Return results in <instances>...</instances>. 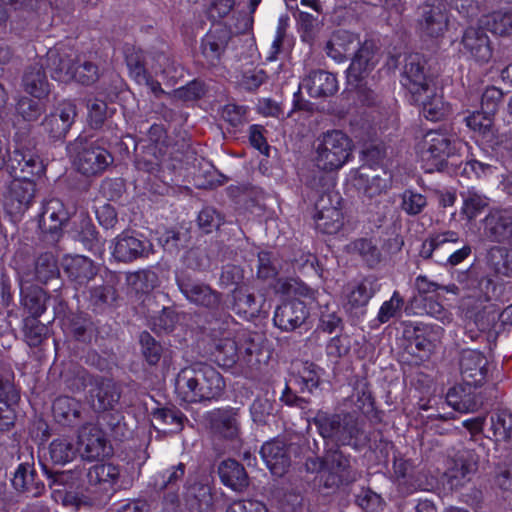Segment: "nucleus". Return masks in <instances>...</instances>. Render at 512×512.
I'll return each instance as SVG.
<instances>
[{
    "instance_id": "1",
    "label": "nucleus",
    "mask_w": 512,
    "mask_h": 512,
    "mask_svg": "<svg viewBox=\"0 0 512 512\" xmlns=\"http://www.w3.org/2000/svg\"><path fill=\"white\" fill-rule=\"evenodd\" d=\"M225 388L221 374L212 366L197 364L182 369L175 379V393L185 403L218 399Z\"/></svg>"
},
{
    "instance_id": "2",
    "label": "nucleus",
    "mask_w": 512,
    "mask_h": 512,
    "mask_svg": "<svg viewBox=\"0 0 512 512\" xmlns=\"http://www.w3.org/2000/svg\"><path fill=\"white\" fill-rule=\"evenodd\" d=\"M313 422L323 438L338 445L359 449L369 442L363 423L352 413L328 414L319 411Z\"/></svg>"
},
{
    "instance_id": "3",
    "label": "nucleus",
    "mask_w": 512,
    "mask_h": 512,
    "mask_svg": "<svg viewBox=\"0 0 512 512\" xmlns=\"http://www.w3.org/2000/svg\"><path fill=\"white\" fill-rule=\"evenodd\" d=\"M353 141L343 131L332 129L321 133L314 141L313 162L324 172H334L350 161Z\"/></svg>"
},
{
    "instance_id": "4",
    "label": "nucleus",
    "mask_w": 512,
    "mask_h": 512,
    "mask_svg": "<svg viewBox=\"0 0 512 512\" xmlns=\"http://www.w3.org/2000/svg\"><path fill=\"white\" fill-rule=\"evenodd\" d=\"M69 150L75 168L85 176L99 175L113 162V157L104 147L85 137H78Z\"/></svg>"
},
{
    "instance_id": "5",
    "label": "nucleus",
    "mask_w": 512,
    "mask_h": 512,
    "mask_svg": "<svg viewBox=\"0 0 512 512\" xmlns=\"http://www.w3.org/2000/svg\"><path fill=\"white\" fill-rule=\"evenodd\" d=\"M465 146L463 141L449 131H429L421 143V159L431 164L429 170L440 169L447 158L460 153Z\"/></svg>"
},
{
    "instance_id": "6",
    "label": "nucleus",
    "mask_w": 512,
    "mask_h": 512,
    "mask_svg": "<svg viewBox=\"0 0 512 512\" xmlns=\"http://www.w3.org/2000/svg\"><path fill=\"white\" fill-rule=\"evenodd\" d=\"M123 487V476L118 465L98 463L88 469L87 490L94 495V502L100 504L108 501Z\"/></svg>"
},
{
    "instance_id": "7",
    "label": "nucleus",
    "mask_w": 512,
    "mask_h": 512,
    "mask_svg": "<svg viewBox=\"0 0 512 512\" xmlns=\"http://www.w3.org/2000/svg\"><path fill=\"white\" fill-rule=\"evenodd\" d=\"M148 136L150 143L145 146L143 155L136 160V167L161 177V173L170 169L166 157V133L161 125L155 124L151 126Z\"/></svg>"
},
{
    "instance_id": "8",
    "label": "nucleus",
    "mask_w": 512,
    "mask_h": 512,
    "mask_svg": "<svg viewBox=\"0 0 512 512\" xmlns=\"http://www.w3.org/2000/svg\"><path fill=\"white\" fill-rule=\"evenodd\" d=\"M403 87L411 94L412 100L421 99L425 93H432L434 80L428 76L425 61L418 54L409 55L401 77Z\"/></svg>"
},
{
    "instance_id": "9",
    "label": "nucleus",
    "mask_w": 512,
    "mask_h": 512,
    "mask_svg": "<svg viewBox=\"0 0 512 512\" xmlns=\"http://www.w3.org/2000/svg\"><path fill=\"white\" fill-rule=\"evenodd\" d=\"M151 247V243L145 238L125 231L112 240L110 250L115 260L131 262L137 258L147 256Z\"/></svg>"
},
{
    "instance_id": "10",
    "label": "nucleus",
    "mask_w": 512,
    "mask_h": 512,
    "mask_svg": "<svg viewBox=\"0 0 512 512\" xmlns=\"http://www.w3.org/2000/svg\"><path fill=\"white\" fill-rule=\"evenodd\" d=\"M448 15L442 4H425L418 20V32L422 38L438 39L448 29Z\"/></svg>"
},
{
    "instance_id": "11",
    "label": "nucleus",
    "mask_w": 512,
    "mask_h": 512,
    "mask_svg": "<svg viewBox=\"0 0 512 512\" xmlns=\"http://www.w3.org/2000/svg\"><path fill=\"white\" fill-rule=\"evenodd\" d=\"M461 46V52L478 63H487L492 57L490 39L481 27H468L463 33Z\"/></svg>"
},
{
    "instance_id": "12",
    "label": "nucleus",
    "mask_w": 512,
    "mask_h": 512,
    "mask_svg": "<svg viewBox=\"0 0 512 512\" xmlns=\"http://www.w3.org/2000/svg\"><path fill=\"white\" fill-rule=\"evenodd\" d=\"M321 473L326 487L338 486L355 479L350 471V459L337 450L325 457Z\"/></svg>"
},
{
    "instance_id": "13",
    "label": "nucleus",
    "mask_w": 512,
    "mask_h": 512,
    "mask_svg": "<svg viewBox=\"0 0 512 512\" xmlns=\"http://www.w3.org/2000/svg\"><path fill=\"white\" fill-rule=\"evenodd\" d=\"M460 373L468 385L484 383L489 373V363L485 355L477 350H465L460 358Z\"/></svg>"
},
{
    "instance_id": "14",
    "label": "nucleus",
    "mask_w": 512,
    "mask_h": 512,
    "mask_svg": "<svg viewBox=\"0 0 512 512\" xmlns=\"http://www.w3.org/2000/svg\"><path fill=\"white\" fill-rule=\"evenodd\" d=\"M77 116V110L74 103L64 101L60 103L53 112L45 117L42 125L44 130L55 139L64 137Z\"/></svg>"
},
{
    "instance_id": "15",
    "label": "nucleus",
    "mask_w": 512,
    "mask_h": 512,
    "mask_svg": "<svg viewBox=\"0 0 512 512\" xmlns=\"http://www.w3.org/2000/svg\"><path fill=\"white\" fill-rule=\"evenodd\" d=\"M77 451L83 459L94 460L105 456L106 439L103 432L92 424L84 425L78 431Z\"/></svg>"
},
{
    "instance_id": "16",
    "label": "nucleus",
    "mask_w": 512,
    "mask_h": 512,
    "mask_svg": "<svg viewBox=\"0 0 512 512\" xmlns=\"http://www.w3.org/2000/svg\"><path fill=\"white\" fill-rule=\"evenodd\" d=\"M392 181V175L382 170L381 174L376 173L373 168L361 167L353 178V185L369 198L378 196L387 191Z\"/></svg>"
},
{
    "instance_id": "17",
    "label": "nucleus",
    "mask_w": 512,
    "mask_h": 512,
    "mask_svg": "<svg viewBox=\"0 0 512 512\" xmlns=\"http://www.w3.org/2000/svg\"><path fill=\"white\" fill-rule=\"evenodd\" d=\"M68 219L69 213L63 202L57 198H51L42 206L39 225L44 233L50 234L53 240H56Z\"/></svg>"
},
{
    "instance_id": "18",
    "label": "nucleus",
    "mask_w": 512,
    "mask_h": 512,
    "mask_svg": "<svg viewBox=\"0 0 512 512\" xmlns=\"http://www.w3.org/2000/svg\"><path fill=\"white\" fill-rule=\"evenodd\" d=\"M483 233L494 242H503L512 236V208L493 209L483 219Z\"/></svg>"
},
{
    "instance_id": "19",
    "label": "nucleus",
    "mask_w": 512,
    "mask_h": 512,
    "mask_svg": "<svg viewBox=\"0 0 512 512\" xmlns=\"http://www.w3.org/2000/svg\"><path fill=\"white\" fill-rule=\"evenodd\" d=\"M308 316L304 302L292 300L277 307L274 313V324L283 331H293L300 327Z\"/></svg>"
},
{
    "instance_id": "20",
    "label": "nucleus",
    "mask_w": 512,
    "mask_h": 512,
    "mask_svg": "<svg viewBox=\"0 0 512 512\" xmlns=\"http://www.w3.org/2000/svg\"><path fill=\"white\" fill-rule=\"evenodd\" d=\"M8 165L15 179L31 180V177L39 176L44 172V165L39 156L29 150H14Z\"/></svg>"
},
{
    "instance_id": "21",
    "label": "nucleus",
    "mask_w": 512,
    "mask_h": 512,
    "mask_svg": "<svg viewBox=\"0 0 512 512\" xmlns=\"http://www.w3.org/2000/svg\"><path fill=\"white\" fill-rule=\"evenodd\" d=\"M230 40L231 31L226 27L209 30L201 41L202 56L209 64H218Z\"/></svg>"
},
{
    "instance_id": "22",
    "label": "nucleus",
    "mask_w": 512,
    "mask_h": 512,
    "mask_svg": "<svg viewBox=\"0 0 512 512\" xmlns=\"http://www.w3.org/2000/svg\"><path fill=\"white\" fill-rule=\"evenodd\" d=\"M459 240V234L455 231L448 230L435 234L423 243L421 255L425 258L432 257L437 263L444 264Z\"/></svg>"
},
{
    "instance_id": "23",
    "label": "nucleus",
    "mask_w": 512,
    "mask_h": 512,
    "mask_svg": "<svg viewBox=\"0 0 512 512\" xmlns=\"http://www.w3.org/2000/svg\"><path fill=\"white\" fill-rule=\"evenodd\" d=\"M261 458L272 474L282 476L290 465L287 445L278 439L265 442L260 450Z\"/></svg>"
},
{
    "instance_id": "24",
    "label": "nucleus",
    "mask_w": 512,
    "mask_h": 512,
    "mask_svg": "<svg viewBox=\"0 0 512 512\" xmlns=\"http://www.w3.org/2000/svg\"><path fill=\"white\" fill-rule=\"evenodd\" d=\"M300 89H304L311 97H327L333 95L338 90V81L334 74L316 70L306 75Z\"/></svg>"
},
{
    "instance_id": "25",
    "label": "nucleus",
    "mask_w": 512,
    "mask_h": 512,
    "mask_svg": "<svg viewBox=\"0 0 512 512\" xmlns=\"http://www.w3.org/2000/svg\"><path fill=\"white\" fill-rule=\"evenodd\" d=\"M177 284L188 301L199 306L215 308L220 303L219 294L208 285L191 280L177 279Z\"/></svg>"
},
{
    "instance_id": "26",
    "label": "nucleus",
    "mask_w": 512,
    "mask_h": 512,
    "mask_svg": "<svg viewBox=\"0 0 512 512\" xmlns=\"http://www.w3.org/2000/svg\"><path fill=\"white\" fill-rule=\"evenodd\" d=\"M379 61L375 45L371 41H365L357 50L348 68L349 80L358 81L364 78L374 69Z\"/></svg>"
},
{
    "instance_id": "27",
    "label": "nucleus",
    "mask_w": 512,
    "mask_h": 512,
    "mask_svg": "<svg viewBox=\"0 0 512 512\" xmlns=\"http://www.w3.org/2000/svg\"><path fill=\"white\" fill-rule=\"evenodd\" d=\"M361 45L357 34L347 30H338L328 41L326 51L329 57L337 62H342L349 55L355 51L357 52Z\"/></svg>"
},
{
    "instance_id": "28",
    "label": "nucleus",
    "mask_w": 512,
    "mask_h": 512,
    "mask_svg": "<svg viewBox=\"0 0 512 512\" xmlns=\"http://www.w3.org/2000/svg\"><path fill=\"white\" fill-rule=\"evenodd\" d=\"M322 196L316 204L314 221L316 229L325 234H336L343 226V213L336 206H326Z\"/></svg>"
},
{
    "instance_id": "29",
    "label": "nucleus",
    "mask_w": 512,
    "mask_h": 512,
    "mask_svg": "<svg viewBox=\"0 0 512 512\" xmlns=\"http://www.w3.org/2000/svg\"><path fill=\"white\" fill-rule=\"evenodd\" d=\"M35 183L32 180L15 179L11 185L9 206L11 212L22 215L31 206L35 196Z\"/></svg>"
},
{
    "instance_id": "30",
    "label": "nucleus",
    "mask_w": 512,
    "mask_h": 512,
    "mask_svg": "<svg viewBox=\"0 0 512 512\" xmlns=\"http://www.w3.org/2000/svg\"><path fill=\"white\" fill-rule=\"evenodd\" d=\"M379 289L380 286L375 277H366L359 283L347 288L345 305L349 309L366 306Z\"/></svg>"
},
{
    "instance_id": "31",
    "label": "nucleus",
    "mask_w": 512,
    "mask_h": 512,
    "mask_svg": "<svg viewBox=\"0 0 512 512\" xmlns=\"http://www.w3.org/2000/svg\"><path fill=\"white\" fill-rule=\"evenodd\" d=\"M63 267L68 277L79 285L86 284L97 274L93 261L82 255L65 257Z\"/></svg>"
},
{
    "instance_id": "32",
    "label": "nucleus",
    "mask_w": 512,
    "mask_h": 512,
    "mask_svg": "<svg viewBox=\"0 0 512 512\" xmlns=\"http://www.w3.org/2000/svg\"><path fill=\"white\" fill-rule=\"evenodd\" d=\"M222 483L235 491H241L248 485L247 474L243 466L235 460H224L218 468Z\"/></svg>"
},
{
    "instance_id": "33",
    "label": "nucleus",
    "mask_w": 512,
    "mask_h": 512,
    "mask_svg": "<svg viewBox=\"0 0 512 512\" xmlns=\"http://www.w3.org/2000/svg\"><path fill=\"white\" fill-rule=\"evenodd\" d=\"M22 82L24 90L37 99L47 96L50 91L45 72L39 64L26 70Z\"/></svg>"
},
{
    "instance_id": "34",
    "label": "nucleus",
    "mask_w": 512,
    "mask_h": 512,
    "mask_svg": "<svg viewBox=\"0 0 512 512\" xmlns=\"http://www.w3.org/2000/svg\"><path fill=\"white\" fill-rule=\"evenodd\" d=\"M47 56L52 66L51 76L53 79L63 83L73 81L75 58L72 54L60 55L56 50H50Z\"/></svg>"
},
{
    "instance_id": "35",
    "label": "nucleus",
    "mask_w": 512,
    "mask_h": 512,
    "mask_svg": "<svg viewBox=\"0 0 512 512\" xmlns=\"http://www.w3.org/2000/svg\"><path fill=\"white\" fill-rule=\"evenodd\" d=\"M477 469V461L470 451L460 453L453 461V466L449 468L447 475L451 480L452 486L462 484V481Z\"/></svg>"
},
{
    "instance_id": "36",
    "label": "nucleus",
    "mask_w": 512,
    "mask_h": 512,
    "mask_svg": "<svg viewBox=\"0 0 512 512\" xmlns=\"http://www.w3.org/2000/svg\"><path fill=\"white\" fill-rule=\"evenodd\" d=\"M413 101L421 106V113L430 121H438L448 112V107L443 102L442 97L436 93V87L433 88L432 93H425L421 96V99H414Z\"/></svg>"
},
{
    "instance_id": "37",
    "label": "nucleus",
    "mask_w": 512,
    "mask_h": 512,
    "mask_svg": "<svg viewBox=\"0 0 512 512\" xmlns=\"http://www.w3.org/2000/svg\"><path fill=\"white\" fill-rule=\"evenodd\" d=\"M214 356L217 363L223 367H231L239 360L238 341L228 333L222 338L215 340Z\"/></svg>"
},
{
    "instance_id": "38",
    "label": "nucleus",
    "mask_w": 512,
    "mask_h": 512,
    "mask_svg": "<svg viewBox=\"0 0 512 512\" xmlns=\"http://www.w3.org/2000/svg\"><path fill=\"white\" fill-rule=\"evenodd\" d=\"M15 489L37 496L44 486L35 480V472L28 464H20L12 479Z\"/></svg>"
},
{
    "instance_id": "39",
    "label": "nucleus",
    "mask_w": 512,
    "mask_h": 512,
    "mask_svg": "<svg viewBox=\"0 0 512 512\" xmlns=\"http://www.w3.org/2000/svg\"><path fill=\"white\" fill-rule=\"evenodd\" d=\"M188 505L193 512H206L213 505L211 488L207 484H195L188 489Z\"/></svg>"
},
{
    "instance_id": "40",
    "label": "nucleus",
    "mask_w": 512,
    "mask_h": 512,
    "mask_svg": "<svg viewBox=\"0 0 512 512\" xmlns=\"http://www.w3.org/2000/svg\"><path fill=\"white\" fill-rule=\"evenodd\" d=\"M52 410L58 422L71 424L80 415V403L70 397H59L54 401Z\"/></svg>"
},
{
    "instance_id": "41",
    "label": "nucleus",
    "mask_w": 512,
    "mask_h": 512,
    "mask_svg": "<svg viewBox=\"0 0 512 512\" xmlns=\"http://www.w3.org/2000/svg\"><path fill=\"white\" fill-rule=\"evenodd\" d=\"M481 23L492 33L500 36L512 35V11H496L481 19Z\"/></svg>"
},
{
    "instance_id": "42",
    "label": "nucleus",
    "mask_w": 512,
    "mask_h": 512,
    "mask_svg": "<svg viewBox=\"0 0 512 512\" xmlns=\"http://www.w3.org/2000/svg\"><path fill=\"white\" fill-rule=\"evenodd\" d=\"M22 302L32 318L40 317L46 310V293L39 287L21 289Z\"/></svg>"
},
{
    "instance_id": "43",
    "label": "nucleus",
    "mask_w": 512,
    "mask_h": 512,
    "mask_svg": "<svg viewBox=\"0 0 512 512\" xmlns=\"http://www.w3.org/2000/svg\"><path fill=\"white\" fill-rule=\"evenodd\" d=\"M491 431L495 441L512 443V414L502 411L490 418Z\"/></svg>"
},
{
    "instance_id": "44",
    "label": "nucleus",
    "mask_w": 512,
    "mask_h": 512,
    "mask_svg": "<svg viewBox=\"0 0 512 512\" xmlns=\"http://www.w3.org/2000/svg\"><path fill=\"white\" fill-rule=\"evenodd\" d=\"M489 205V199L475 191L468 190L463 194V205L461 212L468 219H475L487 206Z\"/></svg>"
},
{
    "instance_id": "45",
    "label": "nucleus",
    "mask_w": 512,
    "mask_h": 512,
    "mask_svg": "<svg viewBox=\"0 0 512 512\" xmlns=\"http://www.w3.org/2000/svg\"><path fill=\"white\" fill-rule=\"evenodd\" d=\"M350 253L358 254L369 266L377 265L381 260V253L377 246L368 239H358L347 245Z\"/></svg>"
},
{
    "instance_id": "46",
    "label": "nucleus",
    "mask_w": 512,
    "mask_h": 512,
    "mask_svg": "<svg viewBox=\"0 0 512 512\" xmlns=\"http://www.w3.org/2000/svg\"><path fill=\"white\" fill-rule=\"evenodd\" d=\"M320 375L316 366L312 363H302L297 371V375L293 376L294 384L298 385L302 391L312 392L318 387Z\"/></svg>"
},
{
    "instance_id": "47",
    "label": "nucleus",
    "mask_w": 512,
    "mask_h": 512,
    "mask_svg": "<svg viewBox=\"0 0 512 512\" xmlns=\"http://www.w3.org/2000/svg\"><path fill=\"white\" fill-rule=\"evenodd\" d=\"M78 453L77 448L68 439H56L52 441L49 447L51 460L55 464H66L72 461Z\"/></svg>"
},
{
    "instance_id": "48",
    "label": "nucleus",
    "mask_w": 512,
    "mask_h": 512,
    "mask_svg": "<svg viewBox=\"0 0 512 512\" xmlns=\"http://www.w3.org/2000/svg\"><path fill=\"white\" fill-rule=\"evenodd\" d=\"M154 420L161 425L165 433H176L183 427V415L173 409H159L154 413Z\"/></svg>"
},
{
    "instance_id": "49",
    "label": "nucleus",
    "mask_w": 512,
    "mask_h": 512,
    "mask_svg": "<svg viewBox=\"0 0 512 512\" xmlns=\"http://www.w3.org/2000/svg\"><path fill=\"white\" fill-rule=\"evenodd\" d=\"M119 397L115 384L110 381L102 382L95 394L97 402H94V406L100 410L111 409L118 402Z\"/></svg>"
},
{
    "instance_id": "50",
    "label": "nucleus",
    "mask_w": 512,
    "mask_h": 512,
    "mask_svg": "<svg viewBox=\"0 0 512 512\" xmlns=\"http://www.w3.org/2000/svg\"><path fill=\"white\" fill-rule=\"evenodd\" d=\"M217 431L225 438H235L239 433V421L234 411L220 412L214 420Z\"/></svg>"
},
{
    "instance_id": "51",
    "label": "nucleus",
    "mask_w": 512,
    "mask_h": 512,
    "mask_svg": "<svg viewBox=\"0 0 512 512\" xmlns=\"http://www.w3.org/2000/svg\"><path fill=\"white\" fill-rule=\"evenodd\" d=\"M259 350V343L256 342L251 334L242 332L238 335V361H242L247 365H253L254 356L258 354ZM255 362H258V360L255 359Z\"/></svg>"
},
{
    "instance_id": "52",
    "label": "nucleus",
    "mask_w": 512,
    "mask_h": 512,
    "mask_svg": "<svg viewBox=\"0 0 512 512\" xmlns=\"http://www.w3.org/2000/svg\"><path fill=\"white\" fill-rule=\"evenodd\" d=\"M44 110V105L40 102V99L33 100L28 97L20 98L16 106L17 114L28 122L37 120Z\"/></svg>"
},
{
    "instance_id": "53",
    "label": "nucleus",
    "mask_w": 512,
    "mask_h": 512,
    "mask_svg": "<svg viewBox=\"0 0 512 512\" xmlns=\"http://www.w3.org/2000/svg\"><path fill=\"white\" fill-rule=\"evenodd\" d=\"M466 125L473 131L488 136L493 124V115L485 111H476L465 118Z\"/></svg>"
},
{
    "instance_id": "54",
    "label": "nucleus",
    "mask_w": 512,
    "mask_h": 512,
    "mask_svg": "<svg viewBox=\"0 0 512 512\" xmlns=\"http://www.w3.org/2000/svg\"><path fill=\"white\" fill-rule=\"evenodd\" d=\"M58 274V267L56 260L52 254L41 255L35 267L36 278L40 282H47L48 280L56 277Z\"/></svg>"
},
{
    "instance_id": "55",
    "label": "nucleus",
    "mask_w": 512,
    "mask_h": 512,
    "mask_svg": "<svg viewBox=\"0 0 512 512\" xmlns=\"http://www.w3.org/2000/svg\"><path fill=\"white\" fill-rule=\"evenodd\" d=\"M401 208L408 215H417L427 205L426 197L412 190H406L401 196Z\"/></svg>"
},
{
    "instance_id": "56",
    "label": "nucleus",
    "mask_w": 512,
    "mask_h": 512,
    "mask_svg": "<svg viewBox=\"0 0 512 512\" xmlns=\"http://www.w3.org/2000/svg\"><path fill=\"white\" fill-rule=\"evenodd\" d=\"M463 390L458 387L449 389L446 395L447 404L452 407L455 411L461 413H467L475 409L476 404L470 400V397L464 395L462 397Z\"/></svg>"
},
{
    "instance_id": "57",
    "label": "nucleus",
    "mask_w": 512,
    "mask_h": 512,
    "mask_svg": "<svg viewBox=\"0 0 512 512\" xmlns=\"http://www.w3.org/2000/svg\"><path fill=\"white\" fill-rule=\"evenodd\" d=\"M87 109L90 126L94 128L101 127L109 114L107 104L103 100L92 99L89 100Z\"/></svg>"
},
{
    "instance_id": "58",
    "label": "nucleus",
    "mask_w": 512,
    "mask_h": 512,
    "mask_svg": "<svg viewBox=\"0 0 512 512\" xmlns=\"http://www.w3.org/2000/svg\"><path fill=\"white\" fill-rule=\"evenodd\" d=\"M403 306V299L397 291L393 293L391 298L385 301L378 312L377 318L380 323H386L393 317L400 314Z\"/></svg>"
},
{
    "instance_id": "59",
    "label": "nucleus",
    "mask_w": 512,
    "mask_h": 512,
    "mask_svg": "<svg viewBox=\"0 0 512 512\" xmlns=\"http://www.w3.org/2000/svg\"><path fill=\"white\" fill-rule=\"evenodd\" d=\"M47 328L37 318L25 321V339L29 346H38L46 336Z\"/></svg>"
},
{
    "instance_id": "60",
    "label": "nucleus",
    "mask_w": 512,
    "mask_h": 512,
    "mask_svg": "<svg viewBox=\"0 0 512 512\" xmlns=\"http://www.w3.org/2000/svg\"><path fill=\"white\" fill-rule=\"evenodd\" d=\"M140 343L142 346V353L151 365L158 363L161 357L162 348L159 343L147 332L140 335Z\"/></svg>"
},
{
    "instance_id": "61",
    "label": "nucleus",
    "mask_w": 512,
    "mask_h": 512,
    "mask_svg": "<svg viewBox=\"0 0 512 512\" xmlns=\"http://www.w3.org/2000/svg\"><path fill=\"white\" fill-rule=\"evenodd\" d=\"M74 75L73 81L89 85L98 79V68L91 62L83 61L74 67Z\"/></svg>"
},
{
    "instance_id": "62",
    "label": "nucleus",
    "mask_w": 512,
    "mask_h": 512,
    "mask_svg": "<svg viewBox=\"0 0 512 512\" xmlns=\"http://www.w3.org/2000/svg\"><path fill=\"white\" fill-rule=\"evenodd\" d=\"M184 472L185 465L183 463H179L177 466L171 467L170 469H167L161 473L156 478L155 485L160 489L173 486L182 480Z\"/></svg>"
},
{
    "instance_id": "63",
    "label": "nucleus",
    "mask_w": 512,
    "mask_h": 512,
    "mask_svg": "<svg viewBox=\"0 0 512 512\" xmlns=\"http://www.w3.org/2000/svg\"><path fill=\"white\" fill-rule=\"evenodd\" d=\"M273 410L272 403L268 398H256L250 407L251 416L254 422L263 423Z\"/></svg>"
},
{
    "instance_id": "64",
    "label": "nucleus",
    "mask_w": 512,
    "mask_h": 512,
    "mask_svg": "<svg viewBox=\"0 0 512 512\" xmlns=\"http://www.w3.org/2000/svg\"><path fill=\"white\" fill-rule=\"evenodd\" d=\"M501 99V90L496 87H489L482 94L481 109L485 111V113L494 115Z\"/></svg>"
}]
</instances>
